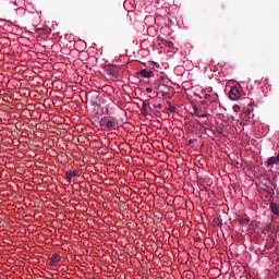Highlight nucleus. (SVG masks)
I'll list each match as a JSON object with an SVG mask.
<instances>
[{
    "mask_svg": "<svg viewBox=\"0 0 279 279\" xmlns=\"http://www.w3.org/2000/svg\"><path fill=\"white\" fill-rule=\"evenodd\" d=\"M107 73H108V75H111V77H116V78L119 77V71H117L112 68H108Z\"/></svg>",
    "mask_w": 279,
    "mask_h": 279,
    "instance_id": "obj_6",
    "label": "nucleus"
},
{
    "mask_svg": "<svg viewBox=\"0 0 279 279\" xmlns=\"http://www.w3.org/2000/svg\"><path fill=\"white\" fill-rule=\"evenodd\" d=\"M50 260H53L54 263H60V260H62V257H60V254L54 253L51 255Z\"/></svg>",
    "mask_w": 279,
    "mask_h": 279,
    "instance_id": "obj_8",
    "label": "nucleus"
},
{
    "mask_svg": "<svg viewBox=\"0 0 279 279\" xmlns=\"http://www.w3.org/2000/svg\"><path fill=\"white\" fill-rule=\"evenodd\" d=\"M77 175H80V170H78V169H75V170H73V171H68V172L65 173V178H66V180H69V182H71V179H72V178H75V177H77Z\"/></svg>",
    "mask_w": 279,
    "mask_h": 279,
    "instance_id": "obj_5",
    "label": "nucleus"
},
{
    "mask_svg": "<svg viewBox=\"0 0 279 279\" xmlns=\"http://www.w3.org/2000/svg\"><path fill=\"white\" fill-rule=\"evenodd\" d=\"M193 143H194L193 140H189V142H187L189 147H194V146H193Z\"/></svg>",
    "mask_w": 279,
    "mask_h": 279,
    "instance_id": "obj_15",
    "label": "nucleus"
},
{
    "mask_svg": "<svg viewBox=\"0 0 279 279\" xmlns=\"http://www.w3.org/2000/svg\"><path fill=\"white\" fill-rule=\"evenodd\" d=\"M196 117H198L199 119H205L206 117H208V114L203 113V114L199 116V114L196 113Z\"/></svg>",
    "mask_w": 279,
    "mask_h": 279,
    "instance_id": "obj_14",
    "label": "nucleus"
},
{
    "mask_svg": "<svg viewBox=\"0 0 279 279\" xmlns=\"http://www.w3.org/2000/svg\"><path fill=\"white\" fill-rule=\"evenodd\" d=\"M241 97V92L239 90V87H231L229 92V98L232 99V101H236Z\"/></svg>",
    "mask_w": 279,
    "mask_h": 279,
    "instance_id": "obj_2",
    "label": "nucleus"
},
{
    "mask_svg": "<svg viewBox=\"0 0 279 279\" xmlns=\"http://www.w3.org/2000/svg\"><path fill=\"white\" fill-rule=\"evenodd\" d=\"M137 77H154V71L143 69L140 72L135 73Z\"/></svg>",
    "mask_w": 279,
    "mask_h": 279,
    "instance_id": "obj_3",
    "label": "nucleus"
},
{
    "mask_svg": "<svg viewBox=\"0 0 279 279\" xmlns=\"http://www.w3.org/2000/svg\"><path fill=\"white\" fill-rule=\"evenodd\" d=\"M149 110H151L149 102L144 101L141 109L142 117H147V114H149Z\"/></svg>",
    "mask_w": 279,
    "mask_h": 279,
    "instance_id": "obj_4",
    "label": "nucleus"
},
{
    "mask_svg": "<svg viewBox=\"0 0 279 279\" xmlns=\"http://www.w3.org/2000/svg\"><path fill=\"white\" fill-rule=\"evenodd\" d=\"M239 221L242 226H247L250 223V220L247 218H240Z\"/></svg>",
    "mask_w": 279,
    "mask_h": 279,
    "instance_id": "obj_10",
    "label": "nucleus"
},
{
    "mask_svg": "<svg viewBox=\"0 0 279 279\" xmlns=\"http://www.w3.org/2000/svg\"><path fill=\"white\" fill-rule=\"evenodd\" d=\"M247 112H248V114H250V109H247Z\"/></svg>",
    "mask_w": 279,
    "mask_h": 279,
    "instance_id": "obj_20",
    "label": "nucleus"
},
{
    "mask_svg": "<svg viewBox=\"0 0 279 279\" xmlns=\"http://www.w3.org/2000/svg\"><path fill=\"white\" fill-rule=\"evenodd\" d=\"M172 45H173V44H172V43H170V44H169V47H171Z\"/></svg>",
    "mask_w": 279,
    "mask_h": 279,
    "instance_id": "obj_19",
    "label": "nucleus"
},
{
    "mask_svg": "<svg viewBox=\"0 0 279 279\" xmlns=\"http://www.w3.org/2000/svg\"><path fill=\"white\" fill-rule=\"evenodd\" d=\"M206 193H208L209 197H211V195H215V191L205 187Z\"/></svg>",
    "mask_w": 279,
    "mask_h": 279,
    "instance_id": "obj_11",
    "label": "nucleus"
},
{
    "mask_svg": "<svg viewBox=\"0 0 279 279\" xmlns=\"http://www.w3.org/2000/svg\"><path fill=\"white\" fill-rule=\"evenodd\" d=\"M270 210L274 213V215L279 216V205L276 203H270Z\"/></svg>",
    "mask_w": 279,
    "mask_h": 279,
    "instance_id": "obj_7",
    "label": "nucleus"
},
{
    "mask_svg": "<svg viewBox=\"0 0 279 279\" xmlns=\"http://www.w3.org/2000/svg\"><path fill=\"white\" fill-rule=\"evenodd\" d=\"M156 108H158V110H162V104H157Z\"/></svg>",
    "mask_w": 279,
    "mask_h": 279,
    "instance_id": "obj_16",
    "label": "nucleus"
},
{
    "mask_svg": "<svg viewBox=\"0 0 279 279\" xmlns=\"http://www.w3.org/2000/svg\"><path fill=\"white\" fill-rule=\"evenodd\" d=\"M49 265H50V267H56V265H58V262H54L53 259H50Z\"/></svg>",
    "mask_w": 279,
    "mask_h": 279,
    "instance_id": "obj_13",
    "label": "nucleus"
},
{
    "mask_svg": "<svg viewBox=\"0 0 279 279\" xmlns=\"http://www.w3.org/2000/svg\"><path fill=\"white\" fill-rule=\"evenodd\" d=\"M168 110H169V112H173L175 110V107H173V105H171V102H169Z\"/></svg>",
    "mask_w": 279,
    "mask_h": 279,
    "instance_id": "obj_12",
    "label": "nucleus"
},
{
    "mask_svg": "<svg viewBox=\"0 0 279 279\" xmlns=\"http://www.w3.org/2000/svg\"><path fill=\"white\" fill-rule=\"evenodd\" d=\"M199 182H205L203 178H199Z\"/></svg>",
    "mask_w": 279,
    "mask_h": 279,
    "instance_id": "obj_18",
    "label": "nucleus"
},
{
    "mask_svg": "<svg viewBox=\"0 0 279 279\" xmlns=\"http://www.w3.org/2000/svg\"><path fill=\"white\" fill-rule=\"evenodd\" d=\"M154 89L151 87L146 88V93H151Z\"/></svg>",
    "mask_w": 279,
    "mask_h": 279,
    "instance_id": "obj_17",
    "label": "nucleus"
},
{
    "mask_svg": "<svg viewBox=\"0 0 279 279\" xmlns=\"http://www.w3.org/2000/svg\"><path fill=\"white\" fill-rule=\"evenodd\" d=\"M100 126L105 130H114L117 128V118L114 117H102L100 119Z\"/></svg>",
    "mask_w": 279,
    "mask_h": 279,
    "instance_id": "obj_1",
    "label": "nucleus"
},
{
    "mask_svg": "<svg viewBox=\"0 0 279 279\" xmlns=\"http://www.w3.org/2000/svg\"><path fill=\"white\" fill-rule=\"evenodd\" d=\"M278 159H276V157H270L267 161V165L271 166V165H277Z\"/></svg>",
    "mask_w": 279,
    "mask_h": 279,
    "instance_id": "obj_9",
    "label": "nucleus"
}]
</instances>
